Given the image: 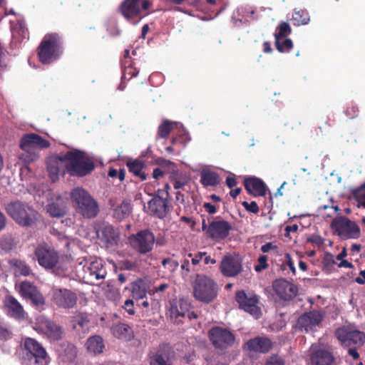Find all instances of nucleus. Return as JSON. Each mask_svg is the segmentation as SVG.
I'll list each match as a JSON object with an SVG mask.
<instances>
[{
    "label": "nucleus",
    "mask_w": 365,
    "mask_h": 365,
    "mask_svg": "<svg viewBox=\"0 0 365 365\" xmlns=\"http://www.w3.org/2000/svg\"><path fill=\"white\" fill-rule=\"evenodd\" d=\"M15 247V242L11 235H4L0 238V249L6 252H11Z\"/></svg>",
    "instance_id": "nucleus-47"
},
{
    "label": "nucleus",
    "mask_w": 365,
    "mask_h": 365,
    "mask_svg": "<svg viewBox=\"0 0 365 365\" xmlns=\"http://www.w3.org/2000/svg\"><path fill=\"white\" fill-rule=\"evenodd\" d=\"M231 230L229 221L222 219L212 220L208 224V238L215 241L225 240Z\"/></svg>",
    "instance_id": "nucleus-18"
},
{
    "label": "nucleus",
    "mask_w": 365,
    "mask_h": 365,
    "mask_svg": "<svg viewBox=\"0 0 365 365\" xmlns=\"http://www.w3.org/2000/svg\"><path fill=\"white\" fill-rule=\"evenodd\" d=\"M200 182L203 186H217L220 182V178L215 172L205 171L201 173Z\"/></svg>",
    "instance_id": "nucleus-38"
},
{
    "label": "nucleus",
    "mask_w": 365,
    "mask_h": 365,
    "mask_svg": "<svg viewBox=\"0 0 365 365\" xmlns=\"http://www.w3.org/2000/svg\"><path fill=\"white\" fill-rule=\"evenodd\" d=\"M307 241L310 243L317 245L318 247L322 246L324 243V240L322 237L313 235L307 238Z\"/></svg>",
    "instance_id": "nucleus-57"
},
{
    "label": "nucleus",
    "mask_w": 365,
    "mask_h": 365,
    "mask_svg": "<svg viewBox=\"0 0 365 365\" xmlns=\"http://www.w3.org/2000/svg\"><path fill=\"white\" fill-rule=\"evenodd\" d=\"M123 307L130 315H133L135 312L133 299H126Z\"/></svg>",
    "instance_id": "nucleus-56"
},
{
    "label": "nucleus",
    "mask_w": 365,
    "mask_h": 365,
    "mask_svg": "<svg viewBox=\"0 0 365 365\" xmlns=\"http://www.w3.org/2000/svg\"><path fill=\"white\" fill-rule=\"evenodd\" d=\"M112 334L118 339L130 341L134 337V331L131 327L126 324L118 323L111 327Z\"/></svg>",
    "instance_id": "nucleus-31"
},
{
    "label": "nucleus",
    "mask_w": 365,
    "mask_h": 365,
    "mask_svg": "<svg viewBox=\"0 0 365 365\" xmlns=\"http://www.w3.org/2000/svg\"><path fill=\"white\" fill-rule=\"evenodd\" d=\"M21 348L24 351L23 360L26 365H48L51 358L46 349L37 340L27 336Z\"/></svg>",
    "instance_id": "nucleus-3"
},
{
    "label": "nucleus",
    "mask_w": 365,
    "mask_h": 365,
    "mask_svg": "<svg viewBox=\"0 0 365 365\" xmlns=\"http://www.w3.org/2000/svg\"><path fill=\"white\" fill-rule=\"evenodd\" d=\"M358 346H349L348 349V353L354 360H357L359 358V354L356 350Z\"/></svg>",
    "instance_id": "nucleus-62"
},
{
    "label": "nucleus",
    "mask_w": 365,
    "mask_h": 365,
    "mask_svg": "<svg viewBox=\"0 0 365 365\" xmlns=\"http://www.w3.org/2000/svg\"><path fill=\"white\" fill-rule=\"evenodd\" d=\"M89 324L88 317L86 313H80L76 314L73 320V329L83 331L88 329Z\"/></svg>",
    "instance_id": "nucleus-42"
},
{
    "label": "nucleus",
    "mask_w": 365,
    "mask_h": 365,
    "mask_svg": "<svg viewBox=\"0 0 365 365\" xmlns=\"http://www.w3.org/2000/svg\"><path fill=\"white\" fill-rule=\"evenodd\" d=\"M173 351L167 346H160L150 359V365H173Z\"/></svg>",
    "instance_id": "nucleus-29"
},
{
    "label": "nucleus",
    "mask_w": 365,
    "mask_h": 365,
    "mask_svg": "<svg viewBox=\"0 0 365 365\" xmlns=\"http://www.w3.org/2000/svg\"><path fill=\"white\" fill-rule=\"evenodd\" d=\"M19 293L26 300H30L36 307L45 304V298L43 294L38 290L36 286L28 281L20 284Z\"/></svg>",
    "instance_id": "nucleus-21"
},
{
    "label": "nucleus",
    "mask_w": 365,
    "mask_h": 365,
    "mask_svg": "<svg viewBox=\"0 0 365 365\" xmlns=\"http://www.w3.org/2000/svg\"><path fill=\"white\" fill-rule=\"evenodd\" d=\"M58 359L66 365H74L78 357L77 347L73 344L63 342L58 349Z\"/></svg>",
    "instance_id": "nucleus-24"
},
{
    "label": "nucleus",
    "mask_w": 365,
    "mask_h": 365,
    "mask_svg": "<svg viewBox=\"0 0 365 365\" xmlns=\"http://www.w3.org/2000/svg\"><path fill=\"white\" fill-rule=\"evenodd\" d=\"M278 247L274 245L272 242H266L261 247V251L264 253L268 252L270 250H277Z\"/></svg>",
    "instance_id": "nucleus-58"
},
{
    "label": "nucleus",
    "mask_w": 365,
    "mask_h": 365,
    "mask_svg": "<svg viewBox=\"0 0 365 365\" xmlns=\"http://www.w3.org/2000/svg\"><path fill=\"white\" fill-rule=\"evenodd\" d=\"M63 164L65 165L63 153L53 155L49 158L47 163V170L52 180L55 181L58 179V175L63 168Z\"/></svg>",
    "instance_id": "nucleus-30"
},
{
    "label": "nucleus",
    "mask_w": 365,
    "mask_h": 365,
    "mask_svg": "<svg viewBox=\"0 0 365 365\" xmlns=\"http://www.w3.org/2000/svg\"><path fill=\"white\" fill-rule=\"evenodd\" d=\"M93 228L97 238L106 247H113L119 243L120 231L109 222L97 220L93 222Z\"/></svg>",
    "instance_id": "nucleus-7"
},
{
    "label": "nucleus",
    "mask_w": 365,
    "mask_h": 365,
    "mask_svg": "<svg viewBox=\"0 0 365 365\" xmlns=\"http://www.w3.org/2000/svg\"><path fill=\"white\" fill-rule=\"evenodd\" d=\"M285 257H286V264L289 267V268L290 269V270L292 271V272L293 274H295L296 273V268L294 265V262H292V259L290 256L289 254H286L285 255Z\"/></svg>",
    "instance_id": "nucleus-60"
},
{
    "label": "nucleus",
    "mask_w": 365,
    "mask_h": 365,
    "mask_svg": "<svg viewBox=\"0 0 365 365\" xmlns=\"http://www.w3.org/2000/svg\"><path fill=\"white\" fill-rule=\"evenodd\" d=\"M71 198L76 212L84 218L91 219L98 215V203L83 188L73 189L71 192Z\"/></svg>",
    "instance_id": "nucleus-4"
},
{
    "label": "nucleus",
    "mask_w": 365,
    "mask_h": 365,
    "mask_svg": "<svg viewBox=\"0 0 365 365\" xmlns=\"http://www.w3.org/2000/svg\"><path fill=\"white\" fill-rule=\"evenodd\" d=\"M174 127V123L166 119L159 125L157 135L160 138H168Z\"/></svg>",
    "instance_id": "nucleus-43"
},
{
    "label": "nucleus",
    "mask_w": 365,
    "mask_h": 365,
    "mask_svg": "<svg viewBox=\"0 0 365 365\" xmlns=\"http://www.w3.org/2000/svg\"><path fill=\"white\" fill-rule=\"evenodd\" d=\"M226 183L228 188L232 189L237 184V181L233 177H227Z\"/></svg>",
    "instance_id": "nucleus-64"
},
{
    "label": "nucleus",
    "mask_w": 365,
    "mask_h": 365,
    "mask_svg": "<svg viewBox=\"0 0 365 365\" xmlns=\"http://www.w3.org/2000/svg\"><path fill=\"white\" fill-rule=\"evenodd\" d=\"M9 264L14 268L15 272L21 275L28 276L30 274V268L24 261L19 259H11L9 261Z\"/></svg>",
    "instance_id": "nucleus-41"
},
{
    "label": "nucleus",
    "mask_w": 365,
    "mask_h": 365,
    "mask_svg": "<svg viewBox=\"0 0 365 365\" xmlns=\"http://www.w3.org/2000/svg\"><path fill=\"white\" fill-rule=\"evenodd\" d=\"M47 212L53 217H62L66 215V210L65 202L61 199L48 203L46 208Z\"/></svg>",
    "instance_id": "nucleus-33"
},
{
    "label": "nucleus",
    "mask_w": 365,
    "mask_h": 365,
    "mask_svg": "<svg viewBox=\"0 0 365 365\" xmlns=\"http://www.w3.org/2000/svg\"><path fill=\"white\" fill-rule=\"evenodd\" d=\"M50 142L46 138L36 133H27L22 136L19 146L21 149L27 153L32 154L33 160L36 156L34 154L35 149H46L50 146Z\"/></svg>",
    "instance_id": "nucleus-13"
},
{
    "label": "nucleus",
    "mask_w": 365,
    "mask_h": 365,
    "mask_svg": "<svg viewBox=\"0 0 365 365\" xmlns=\"http://www.w3.org/2000/svg\"><path fill=\"white\" fill-rule=\"evenodd\" d=\"M359 205L365 208V182L352 192Z\"/></svg>",
    "instance_id": "nucleus-48"
},
{
    "label": "nucleus",
    "mask_w": 365,
    "mask_h": 365,
    "mask_svg": "<svg viewBox=\"0 0 365 365\" xmlns=\"http://www.w3.org/2000/svg\"><path fill=\"white\" fill-rule=\"evenodd\" d=\"M146 294V285L141 279L132 284V296L135 300H143Z\"/></svg>",
    "instance_id": "nucleus-37"
},
{
    "label": "nucleus",
    "mask_w": 365,
    "mask_h": 365,
    "mask_svg": "<svg viewBox=\"0 0 365 365\" xmlns=\"http://www.w3.org/2000/svg\"><path fill=\"white\" fill-rule=\"evenodd\" d=\"M192 289L195 299L205 304L212 302L218 292L217 284L212 278L204 274L196 276Z\"/></svg>",
    "instance_id": "nucleus-6"
},
{
    "label": "nucleus",
    "mask_w": 365,
    "mask_h": 365,
    "mask_svg": "<svg viewBox=\"0 0 365 365\" xmlns=\"http://www.w3.org/2000/svg\"><path fill=\"white\" fill-rule=\"evenodd\" d=\"M208 337L212 344L219 349L232 347L235 341L234 333L228 329L214 327L208 331Z\"/></svg>",
    "instance_id": "nucleus-11"
},
{
    "label": "nucleus",
    "mask_w": 365,
    "mask_h": 365,
    "mask_svg": "<svg viewBox=\"0 0 365 365\" xmlns=\"http://www.w3.org/2000/svg\"><path fill=\"white\" fill-rule=\"evenodd\" d=\"M139 71L134 66L133 62L127 64H122V79L130 80L138 76Z\"/></svg>",
    "instance_id": "nucleus-44"
},
{
    "label": "nucleus",
    "mask_w": 365,
    "mask_h": 365,
    "mask_svg": "<svg viewBox=\"0 0 365 365\" xmlns=\"http://www.w3.org/2000/svg\"><path fill=\"white\" fill-rule=\"evenodd\" d=\"M265 365H284V361L278 355H272L267 359Z\"/></svg>",
    "instance_id": "nucleus-54"
},
{
    "label": "nucleus",
    "mask_w": 365,
    "mask_h": 365,
    "mask_svg": "<svg viewBox=\"0 0 365 365\" xmlns=\"http://www.w3.org/2000/svg\"><path fill=\"white\" fill-rule=\"evenodd\" d=\"M310 360L314 365H332L335 358L331 351L322 348H314L310 354Z\"/></svg>",
    "instance_id": "nucleus-28"
},
{
    "label": "nucleus",
    "mask_w": 365,
    "mask_h": 365,
    "mask_svg": "<svg viewBox=\"0 0 365 365\" xmlns=\"http://www.w3.org/2000/svg\"><path fill=\"white\" fill-rule=\"evenodd\" d=\"M126 165L129 172L138 177L141 180H146L147 175L143 172V169L145 168V164L143 162L135 159L133 160H128Z\"/></svg>",
    "instance_id": "nucleus-34"
},
{
    "label": "nucleus",
    "mask_w": 365,
    "mask_h": 365,
    "mask_svg": "<svg viewBox=\"0 0 365 365\" xmlns=\"http://www.w3.org/2000/svg\"><path fill=\"white\" fill-rule=\"evenodd\" d=\"M132 245L140 254L150 252L153 250L155 245V235L148 230L139 231L133 235Z\"/></svg>",
    "instance_id": "nucleus-16"
},
{
    "label": "nucleus",
    "mask_w": 365,
    "mask_h": 365,
    "mask_svg": "<svg viewBox=\"0 0 365 365\" xmlns=\"http://www.w3.org/2000/svg\"><path fill=\"white\" fill-rule=\"evenodd\" d=\"M148 210L150 215L163 219L170 210L169 200H163L160 197H153L148 202Z\"/></svg>",
    "instance_id": "nucleus-27"
},
{
    "label": "nucleus",
    "mask_w": 365,
    "mask_h": 365,
    "mask_svg": "<svg viewBox=\"0 0 365 365\" xmlns=\"http://www.w3.org/2000/svg\"><path fill=\"white\" fill-rule=\"evenodd\" d=\"M13 332L9 326L0 322V341H7L12 339Z\"/></svg>",
    "instance_id": "nucleus-49"
},
{
    "label": "nucleus",
    "mask_w": 365,
    "mask_h": 365,
    "mask_svg": "<svg viewBox=\"0 0 365 365\" xmlns=\"http://www.w3.org/2000/svg\"><path fill=\"white\" fill-rule=\"evenodd\" d=\"M136 267V263L133 262V261H128V259H125L124 261H121L120 263V269L124 270H134Z\"/></svg>",
    "instance_id": "nucleus-55"
},
{
    "label": "nucleus",
    "mask_w": 365,
    "mask_h": 365,
    "mask_svg": "<svg viewBox=\"0 0 365 365\" xmlns=\"http://www.w3.org/2000/svg\"><path fill=\"white\" fill-rule=\"evenodd\" d=\"M131 206L129 202H123L113 211V217L118 221L128 217L131 213Z\"/></svg>",
    "instance_id": "nucleus-40"
},
{
    "label": "nucleus",
    "mask_w": 365,
    "mask_h": 365,
    "mask_svg": "<svg viewBox=\"0 0 365 365\" xmlns=\"http://www.w3.org/2000/svg\"><path fill=\"white\" fill-rule=\"evenodd\" d=\"M86 346L88 351L95 354H100L104 348L103 340L99 335H94L87 339Z\"/></svg>",
    "instance_id": "nucleus-36"
},
{
    "label": "nucleus",
    "mask_w": 365,
    "mask_h": 365,
    "mask_svg": "<svg viewBox=\"0 0 365 365\" xmlns=\"http://www.w3.org/2000/svg\"><path fill=\"white\" fill-rule=\"evenodd\" d=\"M203 207L205 209L207 212L210 215H213L217 212L216 207L212 205V204H211L210 202H205L203 205Z\"/></svg>",
    "instance_id": "nucleus-61"
},
{
    "label": "nucleus",
    "mask_w": 365,
    "mask_h": 365,
    "mask_svg": "<svg viewBox=\"0 0 365 365\" xmlns=\"http://www.w3.org/2000/svg\"><path fill=\"white\" fill-rule=\"evenodd\" d=\"M244 185L247 192L255 197L264 196L266 195L267 185L260 178L255 176L245 178Z\"/></svg>",
    "instance_id": "nucleus-26"
},
{
    "label": "nucleus",
    "mask_w": 365,
    "mask_h": 365,
    "mask_svg": "<svg viewBox=\"0 0 365 365\" xmlns=\"http://www.w3.org/2000/svg\"><path fill=\"white\" fill-rule=\"evenodd\" d=\"M273 346L272 341L267 336H255L245 344V349L249 351L267 353Z\"/></svg>",
    "instance_id": "nucleus-25"
},
{
    "label": "nucleus",
    "mask_w": 365,
    "mask_h": 365,
    "mask_svg": "<svg viewBox=\"0 0 365 365\" xmlns=\"http://www.w3.org/2000/svg\"><path fill=\"white\" fill-rule=\"evenodd\" d=\"M38 324L44 331L50 341H60L63 337V329L53 321L47 319L45 317L38 318Z\"/></svg>",
    "instance_id": "nucleus-22"
},
{
    "label": "nucleus",
    "mask_w": 365,
    "mask_h": 365,
    "mask_svg": "<svg viewBox=\"0 0 365 365\" xmlns=\"http://www.w3.org/2000/svg\"><path fill=\"white\" fill-rule=\"evenodd\" d=\"M291 33L292 29L289 24L287 22H281L277 27L276 32L274 33L275 41L283 40V38H287Z\"/></svg>",
    "instance_id": "nucleus-45"
},
{
    "label": "nucleus",
    "mask_w": 365,
    "mask_h": 365,
    "mask_svg": "<svg viewBox=\"0 0 365 365\" xmlns=\"http://www.w3.org/2000/svg\"><path fill=\"white\" fill-rule=\"evenodd\" d=\"M324 315L318 310H312L302 314L297 321V326L299 329L306 332L312 331L317 326H319L323 321Z\"/></svg>",
    "instance_id": "nucleus-20"
},
{
    "label": "nucleus",
    "mask_w": 365,
    "mask_h": 365,
    "mask_svg": "<svg viewBox=\"0 0 365 365\" xmlns=\"http://www.w3.org/2000/svg\"><path fill=\"white\" fill-rule=\"evenodd\" d=\"M272 288L277 297L284 302H289L294 299L299 291L296 285L283 278L275 279Z\"/></svg>",
    "instance_id": "nucleus-17"
},
{
    "label": "nucleus",
    "mask_w": 365,
    "mask_h": 365,
    "mask_svg": "<svg viewBox=\"0 0 365 365\" xmlns=\"http://www.w3.org/2000/svg\"><path fill=\"white\" fill-rule=\"evenodd\" d=\"M187 183V180L180 178H175L173 180V186L175 190L182 188Z\"/></svg>",
    "instance_id": "nucleus-59"
},
{
    "label": "nucleus",
    "mask_w": 365,
    "mask_h": 365,
    "mask_svg": "<svg viewBox=\"0 0 365 365\" xmlns=\"http://www.w3.org/2000/svg\"><path fill=\"white\" fill-rule=\"evenodd\" d=\"M235 299L241 309L250 314L255 319H259L262 315L261 309L258 306L259 299L255 292H245V290L237 291L235 294Z\"/></svg>",
    "instance_id": "nucleus-9"
},
{
    "label": "nucleus",
    "mask_w": 365,
    "mask_h": 365,
    "mask_svg": "<svg viewBox=\"0 0 365 365\" xmlns=\"http://www.w3.org/2000/svg\"><path fill=\"white\" fill-rule=\"evenodd\" d=\"M151 5L149 0H124L119 9L125 19L130 20L140 16L142 11L148 10Z\"/></svg>",
    "instance_id": "nucleus-12"
},
{
    "label": "nucleus",
    "mask_w": 365,
    "mask_h": 365,
    "mask_svg": "<svg viewBox=\"0 0 365 365\" xmlns=\"http://www.w3.org/2000/svg\"><path fill=\"white\" fill-rule=\"evenodd\" d=\"M345 113L349 118H356L359 114V108L356 104L351 103L347 106Z\"/></svg>",
    "instance_id": "nucleus-53"
},
{
    "label": "nucleus",
    "mask_w": 365,
    "mask_h": 365,
    "mask_svg": "<svg viewBox=\"0 0 365 365\" xmlns=\"http://www.w3.org/2000/svg\"><path fill=\"white\" fill-rule=\"evenodd\" d=\"M335 336L344 347L361 346L365 343V333L350 327L338 328Z\"/></svg>",
    "instance_id": "nucleus-10"
},
{
    "label": "nucleus",
    "mask_w": 365,
    "mask_h": 365,
    "mask_svg": "<svg viewBox=\"0 0 365 365\" xmlns=\"http://www.w3.org/2000/svg\"><path fill=\"white\" fill-rule=\"evenodd\" d=\"M4 305L9 316L17 321L26 319V312L18 300L11 295L6 296Z\"/></svg>",
    "instance_id": "nucleus-23"
},
{
    "label": "nucleus",
    "mask_w": 365,
    "mask_h": 365,
    "mask_svg": "<svg viewBox=\"0 0 365 365\" xmlns=\"http://www.w3.org/2000/svg\"><path fill=\"white\" fill-rule=\"evenodd\" d=\"M162 265L167 267L170 272H174L178 269L179 264L175 259L168 257L163 259Z\"/></svg>",
    "instance_id": "nucleus-52"
},
{
    "label": "nucleus",
    "mask_w": 365,
    "mask_h": 365,
    "mask_svg": "<svg viewBox=\"0 0 365 365\" xmlns=\"http://www.w3.org/2000/svg\"><path fill=\"white\" fill-rule=\"evenodd\" d=\"M220 269L224 276L235 277L242 271V261L236 256L226 255L221 260Z\"/></svg>",
    "instance_id": "nucleus-19"
},
{
    "label": "nucleus",
    "mask_w": 365,
    "mask_h": 365,
    "mask_svg": "<svg viewBox=\"0 0 365 365\" xmlns=\"http://www.w3.org/2000/svg\"><path fill=\"white\" fill-rule=\"evenodd\" d=\"M333 230L343 239H356L360 236V229L356 222L345 216L335 217L331 224Z\"/></svg>",
    "instance_id": "nucleus-8"
},
{
    "label": "nucleus",
    "mask_w": 365,
    "mask_h": 365,
    "mask_svg": "<svg viewBox=\"0 0 365 365\" xmlns=\"http://www.w3.org/2000/svg\"><path fill=\"white\" fill-rule=\"evenodd\" d=\"M51 300L58 307L71 309L76 306L78 296L70 289L53 287L51 289Z\"/></svg>",
    "instance_id": "nucleus-15"
},
{
    "label": "nucleus",
    "mask_w": 365,
    "mask_h": 365,
    "mask_svg": "<svg viewBox=\"0 0 365 365\" xmlns=\"http://www.w3.org/2000/svg\"><path fill=\"white\" fill-rule=\"evenodd\" d=\"M242 204L245 210L247 212L257 214L259 211V206L255 201H251L250 202L243 201Z\"/></svg>",
    "instance_id": "nucleus-51"
},
{
    "label": "nucleus",
    "mask_w": 365,
    "mask_h": 365,
    "mask_svg": "<svg viewBox=\"0 0 365 365\" xmlns=\"http://www.w3.org/2000/svg\"><path fill=\"white\" fill-rule=\"evenodd\" d=\"M267 262V256L264 255H260L257 259V264L255 266V270L257 272H260L267 269L268 267Z\"/></svg>",
    "instance_id": "nucleus-50"
},
{
    "label": "nucleus",
    "mask_w": 365,
    "mask_h": 365,
    "mask_svg": "<svg viewBox=\"0 0 365 365\" xmlns=\"http://www.w3.org/2000/svg\"><path fill=\"white\" fill-rule=\"evenodd\" d=\"M276 48L281 53L289 52L294 46L291 39L284 38L282 40L275 41Z\"/></svg>",
    "instance_id": "nucleus-46"
},
{
    "label": "nucleus",
    "mask_w": 365,
    "mask_h": 365,
    "mask_svg": "<svg viewBox=\"0 0 365 365\" xmlns=\"http://www.w3.org/2000/svg\"><path fill=\"white\" fill-rule=\"evenodd\" d=\"M6 211L16 223L23 227L35 226L39 217L38 212L27 202L20 200L9 202Z\"/></svg>",
    "instance_id": "nucleus-2"
},
{
    "label": "nucleus",
    "mask_w": 365,
    "mask_h": 365,
    "mask_svg": "<svg viewBox=\"0 0 365 365\" xmlns=\"http://www.w3.org/2000/svg\"><path fill=\"white\" fill-rule=\"evenodd\" d=\"M63 41L56 33L46 34L38 47L39 61L48 64L57 60L63 51Z\"/></svg>",
    "instance_id": "nucleus-5"
},
{
    "label": "nucleus",
    "mask_w": 365,
    "mask_h": 365,
    "mask_svg": "<svg viewBox=\"0 0 365 365\" xmlns=\"http://www.w3.org/2000/svg\"><path fill=\"white\" fill-rule=\"evenodd\" d=\"M64 170L71 175L84 177L95 169V163L85 153L73 150L63 154Z\"/></svg>",
    "instance_id": "nucleus-1"
},
{
    "label": "nucleus",
    "mask_w": 365,
    "mask_h": 365,
    "mask_svg": "<svg viewBox=\"0 0 365 365\" xmlns=\"http://www.w3.org/2000/svg\"><path fill=\"white\" fill-rule=\"evenodd\" d=\"M169 195V192H168V190L160 189L158 190L154 197H160L163 198V200H168Z\"/></svg>",
    "instance_id": "nucleus-63"
},
{
    "label": "nucleus",
    "mask_w": 365,
    "mask_h": 365,
    "mask_svg": "<svg viewBox=\"0 0 365 365\" xmlns=\"http://www.w3.org/2000/svg\"><path fill=\"white\" fill-rule=\"evenodd\" d=\"M85 273L94 277L96 279L104 278L106 272L99 261H92L89 265L83 267Z\"/></svg>",
    "instance_id": "nucleus-35"
},
{
    "label": "nucleus",
    "mask_w": 365,
    "mask_h": 365,
    "mask_svg": "<svg viewBox=\"0 0 365 365\" xmlns=\"http://www.w3.org/2000/svg\"><path fill=\"white\" fill-rule=\"evenodd\" d=\"M190 308V304L185 299H178L170 304V314L173 319L180 317H185Z\"/></svg>",
    "instance_id": "nucleus-32"
},
{
    "label": "nucleus",
    "mask_w": 365,
    "mask_h": 365,
    "mask_svg": "<svg viewBox=\"0 0 365 365\" xmlns=\"http://www.w3.org/2000/svg\"><path fill=\"white\" fill-rule=\"evenodd\" d=\"M291 21L293 25L297 26L306 25L310 21L309 14L308 11L304 9L295 11L292 14Z\"/></svg>",
    "instance_id": "nucleus-39"
},
{
    "label": "nucleus",
    "mask_w": 365,
    "mask_h": 365,
    "mask_svg": "<svg viewBox=\"0 0 365 365\" xmlns=\"http://www.w3.org/2000/svg\"><path fill=\"white\" fill-rule=\"evenodd\" d=\"M34 255L39 265L46 269H53L58 263V252L46 245L38 246L35 250Z\"/></svg>",
    "instance_id": "nucleus-14"
}]
</instances>
